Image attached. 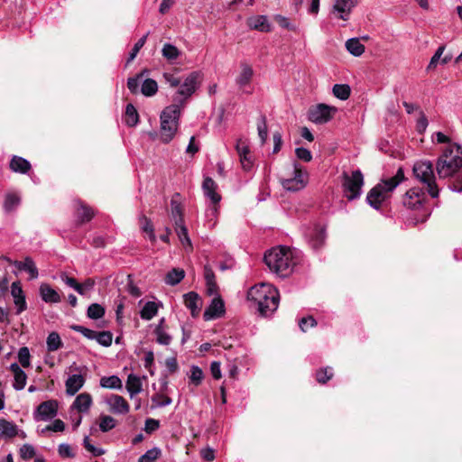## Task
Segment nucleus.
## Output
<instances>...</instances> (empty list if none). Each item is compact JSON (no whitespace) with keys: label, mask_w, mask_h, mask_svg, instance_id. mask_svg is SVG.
I'll return each mask as SVG.
<instances>
[{"label":"nucleus","mask_w":462,"mask_h":462,"mask_svg":"<svg viewBox=\"0 0 462 462\" xmlns=\"http://www.w3.org/2000/svg\"><path fill=\"white\" fill-rule=\"evenodd\" d=\"M197 78V73H191L173 97V104L166 106L161 114V140L165 143L173 139L178 130L181 107L195 91Z\"/></svg>","instance_id":"obj_1"},{"label":"nucleus","mask_w":462,"mask_h":462,"mask_svg":"<svg viewBox=\"0 0 462 462\" xmlns=\"http://www.w3.org/2000/svg\"><path fill=\"white\" fill-rule=\"evenodd\" d=\"M462 148L454 143L448 145L438 159L436 170L439 178H448L457 173L449 185L456 192H462ZM461 169V170H460Z\"/></svg>","instance_id":"obj_2"},{"label":"nucleus","mask_w":462,"mask_h":462,"mask_svg":"<svg viewBox=\"0 0 462 462\" xmlns=\"http://www.w3.org/2000/svg\"><path fill=\"white\" fill-rule=\"evenodd\" d=\"M247 298L257 305V310L263 317L271 316L277 310L280 301L277 289L266 283L253 286L248 291Z\"/></svg>","instance_id":"obj_3"},{"label":"nucleus","mask_w":462,"mask_h":462,"mask_svg":"<svg viewBox=\"0 0 462 462\" xmlns=\"http://www.w3.org/2000/svg\"><path fill=\"white\" fill-rule=\"evenodd\" d=\"M263 260L271 272L282 278L288 277L295 265L292 252L286 246L271 249L264 254Z\"/></svg>","instance_id":"obj_4"},{"label":"nucleus","mask_w":462,"mask_h":462,"mask_svg":"<svg viewBox=\"0 0 462 462\" xmlns=\"http://www.w3.org/2000/svg\"><path fill=\"white\" fill-rule=\"evenodd\" d=\"M404 179V171L402 168H399L393 177L383 180L370 189L366 196L367 203L373 208L379 209L382 203L387 199L388 193L392 192Z\"/></svg>","instance_id":"obj_5"},{"label":"nucleus","mask_w":462,"mask_h":462,"mask_svg":"<svg viewBox=\"0 0 462 462\" xmlns=\"http://www.w3.org/2000/svg\"><path fill=\"white\" fill-rule=\"evenodd\" d=\"M415 179L426 189L429 195L435 199L439 197V190L436 183L433 164L430 161H418L412 167Z\"/></svg>","instance_id":"obj_6"},{"label":"nucleus","mask_w":462,"mask_h":462,"mask_svg":"<svg viewBox=\"0 0 462 462\" xmlns=\"http://www.w3.org/2000/svg\"><path fill=\"white\" fill-rule=\"evenodd\" d=\"M204 195L209 199L211 203L207 209V221L209 228H214L217 223L219 202L222 197L218 192L217 184L209 177L204 178Z\"/></svg>","instance_id":"obj_7"},{"label":"nucleus","mask_w":462,"mask_h":462,"mask_svg":"<svg viewBox=\"0 0 462 462\" xmlns=\"http://www.w3.org/2000/svg\"><path fill=\"white\" fill-rule=\"evenodd\" d=\"M342 188L345 197L348 200H355L361 196L364 185V176L360 170L353 171L349 175L343 173Z\"/></svg>","instance_id":"obj_8"},{"label":"nucleus","mask_w":462,"mask_h":462,"mask_svg":"<svg viewBox=\"0 0 462 462\" xmlns=\"http://www.w3.org/2000/svg\"><path fill=\"white\" fill-rule=\"evenodd\" d=\"M293 176L282 179L283 189L288 191H299L304 189L308 183L309 174L307 171L297 162H293Z\"/></svg>","instance_id":"obj_9"},{"label":"nucleus","mask_w":462,"mask_h":462,"mask_svg":"<svg viewBox=\"0 0 462 462\" xmlns=\"http://www.w3.org/2000/svg\"><path fill=\"white\" fill-rule=\"evenodd\" d=\"M335 106L326 104H319L310 107L308 111V118L312 123L323 125L329 122L337 112Z\"/></svg>","instance_id":"obj_10"},{"label":"nucleus","mask_w":462,"mask_h":462,"mask_svg":"<svg viewBox=\"0 0 462 462\" xmlns=\"http://www.w3.org/2000/svg\"><path fill=\"white\" fill-rule=\"evenodd\" d=\"M427 201V195L422 189L413 187L402 196V205L411 210H419Z\"/></svg>","instance_id":"obj_11"},{"label":"nucleus","mask_w":462,"mask_h":462,"mask_svg":"<svg viewBox=\"0 0 462 462\" xmlns=\"http://www.w3.org/2000/svg\"><path fill=\"white\" fill-rule=\"evenodd\" d=\"M211 299L204 310V320H216L226 315V303L220 295L209 296Z\"/></svg>","instance_id":"obj_12"},{"label":"nucleus","mask_w":462,"mask_h":462,"mask_svg":"<svg viewBox=\"0 0 462 462\" xmlns=\"http://www.w3.org/2000/svg\"><path fill=\"white\" fill-rule=\"evenodd\" d=\"M96 215V211L83 200H74L75 226L77 227L90 222Z\"/></svg>","instance_id":"obj_13"},{"label":"nucleus","mask_w":462,"mask_h":462,"mask_svg":"<svg viewBox=\"0 0 462 462\" xmlns=\"http://www.w3.org/2000/svg\"><path fill=\"white\" fill-rule=\"evenodd\" d=\"M59 403L56 400H48L41 402L34 413V420H48L50 419L54 418L58 413Z\"/></svg>","instance_id":"obj_14"},{"label":"nucleus","mask_w":462,"mask_h":462,"mask_svg":"<svg viewBox=\"0 0 462 462\" xmlns=\"http://www.w3.org/2000/svg\"><path fill=\"white\" fill-rule=\"evenodd\" d=\"M357 5V0H335L331 9V15L343 21H348L353 8Z\"/></svg>","instance_id":"obj_15"},{"label":"nucleus","mask_w":462,"mask_h":462,"mask_svg":"<svg viewBox=\"0 0 462 462\" xmlns=\"http://www.w3.org/2000/svg\"><path fill=\"white\" fill-rule=\"evenodd\" d=\"M205 294L207 296L220 295V289L216 275L211 269L204 266Z\"/></svg>","instance_id":"obj_16"},{"label":"nucleus","mask_w":462,"mask_h":462,"mask_svg":"<svg viewBox=\"0 0 462 462\" xmlns=\"http://www.w3.org/2000/svg\"><path fill=\"white\" fill-rule=\"evenodd\" d=\"M241 71L237 76L236 82L238 85L239 88L245 93H251L250 90H247L246 88L250 85L252 78L254 76V70L252 67L246 63H242Z\"/></svg>","instance_id":"obj_17"},{"label":"nucleus","mask_w":462,"mask_h":462,"mask_svg":"<svg viewBox=\"0 0 462 462\" xmlns=\"http://www.w3.org/2000/svg\"><path fill=\"white\" fill-rule=\"evenodd\" d=\"M247 26L251 30L267 32L271 31V24L265 15H254L247 19Z\"/></svg>","instance_id":"obj_18"},{"label":"nucleus","mask_w":462,"mask_h":462,"mask_svg":"<svg viewBox=\"0 0 462 462\" xmlns=\"http://www.w3.org/2000/svg\"><path fill=\"white\" fill-rule=\"evenodd\" d=\"M85 377L81 374H72L65 382L67 394L75 395L84 385Z\"/></svg>","instance_id":"obj_19"},{"label":"nucleus","mask_w":462,"mask_h":462,"mask_svg":"<svg viewBox=\"0 0 462 462\" xmlns=\"http://www.w3.org/2000/svg\"><path fill=\"white\" fill-rule=\"evenodd\" d=\"M180 194L175 193L171 199V217L174 224L180 225L183 221L182 207L180 204Z\"/></svg>","instance_id":"obj_20"},{"label":"nucleus","mask_w":462,"mask_h":462,"mask_svg":"<svg viewBox=\"0 0 462 462\" xmlns=\"http://www.w3.org/2000/svg\"><path fill=\"white\" fill-rule=\"evenodd\" d=\"M108 403L110 405V411L113 413L125 414L130 410V406L127 401L120 395H112L111 399L108 401Z\"/></svg>","instance_id":"obj_21"},{"label":"nucleus","mask_w":462,"mask_h":462,"mask_svg":"<svg viewBox=\"0 0 462 462\" xmlns=\"http://www.w3.org/2000/svg\"><path fill=\"white\" fill-rule=\"evenodd\" d=\"M40 295L46 303H58L61 300L60 294L48 283H42L40 286Z\"/></svg>","instance_id":"obj_22"},{"label":"nucleus","mask_w":462,"mask_h":462,"mask_svg":"<svg viewBox=\"0 0 462 462\" xmlns=\"http://www.w3.org/2000/svg\"><path fill=\"white\" fill-rule=\"evenodd\" d=\"M10 371L14 374V388L17 391H21L25 387L27 375L23 370L18 365L17 363H13L10 365Z\"/></svg>","instance_id":"obj_23"},{"label":"nucleus","mask_w":462,"mask_h":462,"mask_svg":"<svg viewBox=\"0 0 462 462\" xmlns=\"http://www.w3.org/2000/svg\"><path fill=\"white\" fill-rule=\"evenodd\" d=\"M13 263L18 270L27 272L30 274V279H36L39 275L35 263L29 256L25 257L23 262L14 261Z\"/></svg>","instance_id":"obj_24"},{"label":"nucleus","mask_w":462,"mask_h":462,"mask_svg":"<svg viewBox=\"0 0 462 462\" xmlns=\"http://www.w3.org/2000/svg\"><path fill=\"white\" fill-rule=\"evenodd\" d=\"M31 168L30 162L23 157L14 155L10 161V169L14 172L25 174Z\"/></svg>","instance_id":"obj_25"},{"label":"nucleus","mask_w":462,"mask_h":462,"mask_svg":"<svg viewBox=\"0 0 462 462\" xmlns=\"http://www.w3.org/2000/svg\"><path fill=\"white\" fill-rule=\"evenodd\" d=\"M199 296L195 291H189L183 295L184 304L190 310L191 316L197 318L199 315L200 310L197 306Z\"/></svg>","instance_id":"obj_26"},{"label":"nucleus","mask_w":462,"mask_h":462,"mask_svg":"<svg viewBox=\"0 0 462 462\" xmlns=\"http://www.w3.org/2000/svg\"><path fill=\"white\" fill-rule=\"evenodd\" d=\"M92 404V397L88 393L79 394L73 404L72 408H75L79 412H86L88 411Z\"/></svg>","instance_id":"obj_27"},{"label":"nucleus","mask_w":462,"mask_h":462,"mask_svg":"<svg viewBox=\"0 0 462 462\" xmlns=\"http://www.w3.org/2000/svg\"><path fill=\"white\" fill-rule=\"evenodd\" d=\"M309 236L312 248L319 249L324 244L326 238L325 229L320 226H315L309 234Z\"/></svg>","instance_id":"obj_28"},{"label":"nucleus","mask_w":462,"mask_h":462,"mask_svg":"<svg viewBox=\"0 0 462 462\" xmlns=\"http://www.w3.org/2000/svg\"><path fill=\"white\" fill-rule=\"evenodd\" d=\"M18 434L17 426L5 419H0V437L12 439Z\"/></svg>","instance_id":"obj_29"},{"label":"nucleus","mask_w":462,"mask_h":462,"mask_svg":"<svg viewBox=\"0 0 462 462\" xmlns=\"http://www.w3.org/2000/svg\"><path fill=\"white\" fill-rule=\"evenodd\" d=\"M345 46L347 51L355 57L361 56L365 51V47L361 43L359 38L348 39Z\"/></svg>","instance_id":"obj_30"},{"label":"nucleus","mask_w":462,"mask_h":462,"mask_svg":"<svg viewBox=\"0 0 462 462\" xmlns=\"http://www.w3.org/2000/svg\"><path fill=\"white\" fill-rule=\"evenodd\" d=\"M142 387L143 384L140 377L134 374H130L127 377L125 385V388L129 393L130 396L133 397L134 395L139 393L143 389Z\"/></svg>","instance_id":"obj_31"},{"label":"nucleus","mask_w":462,"mask_h":462,"mask_svg":"<svg viewBox=\"0 0 462 462\" xmlns=\"http://www.w3.org/2000/svg\"><path fill=\"white\" fill-rule=\"evenodd\" d=\"M185 277V272L180 268H173L170 272L167 273L164 278V282L168 285H177L180 283Z\"/></svg>","instance_id":"obj_32"},{"label":"nucleus","mask_w":462,"mask_h":462,"mask_svg":"<svg viewBox=\"0 0 462 462\" xmlns=\"http://www.w3.org/2000/svg\"><path fill=\"white\" fill-rule=\"evenodd\" d=\"M125 121L131 127L135 126L139 122V114L133 104L126 105Z\"/></svg>","instance_id":"obj_33"},{"label":"nucleus","mask_w":462,"mask_h":462,"mask_svg":"<svg viewBox=\"0 0 462 462\" xmlns=\"http://www.w3.org/2000/svg\"><path fill=\"white\" fill-rule=\"evenodd\" d=\"M158 306L154 301H147L140 311L143 319L151 320L157 315Z\"/></svg>","instance_id":"obj_34"},{"label":"nucleus","mask_w":462,"mask_h":462,"mask_svg":"<svg viewBox=\"0 0 462 462\" xmlns=\"http://www.w3.org/2000/svg\"><path fill=\"white\" fill-rule=\"evenodd\" d=\"M100 386L107 389H121L122 382L116 375L104 376L100 379Z\"/></svg>","instance_id":"obj_35"},{"label":"nucleus","mask_w":462,"mask_h":462,"mask_svg":"<svg viewBox=\"0 0 462 462\" xmlns=\"http://www.w3.org/2000/svg\"><path fill=\"white\" fill-rule=\"evenodd\" d=\"M158 91V84L152 79H146L141 88V92L145 97H152Z\"/></svg>","instance_id":"obj_36"},{"label":"nucleus","mask_w":462,"mask_h":462,"mask_svg":"<svg viewBox=\"0 0 462 462\" xmlns=\"http://www.w3.org/2000/svg\"><path fill=\"white\" fill-rule=\"evenodd\" d=\"M47 349L50 352H54L62 346V341L57 332H51L46 340Z\"/></svg>","instance_id":"obj_37"},{"label":"nucleus","mask_w":462,"mask_h":462,"mask_svg":"<svg viewBox=\"0 0 462 462\" xmlns=\"http://www.w3.org/2000/svg\"><path fill=\"white\" fill-rule=\"evenodd\" d=\"M332 91L333 95L340 100H346L351 93L350 87L346 84H336Z\"/></svg>","instance_id":"obj_38"},{"label":"nucleus","mask_w":462,"mask_h":462,"mask_svg":"<svg viewBox=\"0 0 462 462\" xmlns=\"http://www.w3.org/2000/svg\"><path fill=\"white\" fill-rule=\"evenodd\" d=\"M184 221H181L180 225L174 224L175 226V231L177 233V236H179L180 241L183 245H188L191 248V242L188 236V230L186 226H184Z\"/></svg>","instance_id":"obj_39"},{"label":"nucleus","mask_w":462,"mask_h":462,"mask_svg":"<svg viewBox=\"0 0 462 462\" xmlns=\"http://www.w3.org/2000/svg\"><path fill=\"white\" fill-rule=\"evenodd\" d=\"M21 199L20 197L15 193H8L5 196V199L4 202V208L6 212L13 211L19 204H20Z\"/></svg>","instance_id":"obj_40"},{"label":"nucleus","mask_w":462,"mask_h":462,"mask_svg":"<svg viewBox=\"0 0 462 462\" xmlns=\"http://www.w3.org/2000/svg\"><path fill=\"white\" fill-rule=\"evenodd\" d=\"M105 308L98 303H92L88 306L87 316L91 319H101L105 315Z\"/></svg>","instance_id":"obj_41"},{"label":"nucleus","mask_w":462,"mask_h":462,"mask_svg":"<svg viewBox=\"0 0 462 462\" xmlns=\"http://www.w3.org/2000/svg\"><path fill=\"white\" fill-rule=\"evenodd\" d=\"M99 429L102 432H108L116 427V420L109 415H100Z\"/></svg>","instance_id":"obj_42"},{"label":"nucleus","mask_w":462,"mask_h":462,"mask_svg":"<svg viewBox=\"0 0 462 462\" xmlns=\"http://www.w3.org/2000/svg\"><path fill=\"white\" fill-rule=\"evenodd\" d=\"M162 52V56L171 61L175 60L180 55L178 48L170 43H165L163 45Z\"/></svg>","instance_id":"obj_43"},{"label":"nucleus","mask_w":462,"mask_h":462,"mask_svg":"<svg viewBox=\"0 0 462 462\" xmlns=\"http://www.w3.org/2000/svg\"><path fill=\"white\" fill-rule=\"evenodd\" d=\"M95 339L99 345L108 347L112 344L113 334L110 331H99L97 332Z\"/></svg>","instance_id":"obj_44"},{"label":"nucleus","mask_w":462,"mask_h":462,"mask_svg":"<svg viewBox=\"0 0 462 462\" xmlns=\"http://www.w3.org/2000/svg\"><path fill=\"white\" fill-rule=\"evenodd\" d=\"M257 131L258 135L261 139L262 144H263L267 139L268 135V128L266 124V117L264 116H261L258 123H257Z\"/></svg>","instance_id":"obj_45"},{"label":"nucleus","mask_w":462,"mask_h":462,"mask_svg":"<svg viewBox=\"0 0 462 462\" xmlns=\"http://www.w3.org/2000/svg\"><path fill=\"white\" fill-rule=\"evenodd\" d=\"M147 37H148V33L143 35L142 38H140L137 41V42L134 44V46L133 47L131 52L129 53V58L127 59V61H126L127 64H129L130 62H132L135 59V57L137 56V54L140 51V50L145 44Z\"/></svg>","instance_id":"obj_46"},{"label":"nucleus","mask_w":462,"mask_h":462,"mask_svg":"<svg viewBox=\"0 0 462 462\" xmlns=\"http://www.w3.org/2000/svg\"><path fill=\"white\" fill-rule=\"evenodd\" d=\"M161 455V449L158 448H153L152 449L147 450L143 456H141L138 459V462H154Z\"/></svg>","instance_id":"obj_47"},{"label":"nucleus","mask_w":462,"mask_h":462,"mask_svg":"<svg viewBox=\"0 0 462 462\" xmlns=\"http://www.w3.org/2000/svg\"><path fill=\"white\" fill-rule=\"evenodd\" d=\"M444 51H445V46L444 45H441V46H439L438 48V50L436 51L434 55L431 57L429 65L427 66V70L428 71L435 69L437 65L441 60V56L443 55Z\"/></svg>","instance_id":"obj_48"},{"label":"nucleus","mask_w":462,"mask_h":462,"mask_svg":"<svg viewBox=\"0 0 462 462\" xmlns=\"http://www.w3.org/2000/svg\"><path fill=\"white\" fill-rule=\"evenodd\" d=\"M333 376V371L331 367H326L320 369L316 373V379L320 383H326Z\"/></svg>","instance_id":"obj_49"},{"label":"nucleus","mask_w":462,"mask_h":462,"mask_svg":"<svg viewBox=\"0 0 462 462\" xmlns=\"http://www.w3.org/2000/svg\"><path fill=\"white\" fill-rule=\"evenodd\" d=\"M154 334L156 335V342L160 345L168 346L171 341V337L167 334L163 329L155 328Z\"/></svg>","instance_id":"obj_50"},{"label":"nucleus","mask_w":462,"mask_h":462,"mask_svg":"<svg viewBox=\"0 0 462 462\" xmlns=\"http://www.w3.org/2000/svg\"><path fill=\"white\" fill-rule=\"evenodd\" d=\"M30 356L28 347L23 346L19 349L18 360L23 367L27 368L30 366Z\"/></svg>","instance_id":"obj_51"},{"label":"nucleus","mask_w":462,"mask_h":462,"mask_svg":"<svg viewBox=\"0 0 462 462\" xmlns=\"http://www.w3.org/2000/svg\"><path fill=\"white\" fill-rule=\"evenodd\" d=\"M70 328L72 330H74V331L81 333L85 337H87L88 339H95L96 338L97 331H94V330L89 329L88 328H85L83 326H80V325H71Z\"/></svg>","instance_id":"obj_52"},{"label":"nucleus","mask_w":462,"mask_h":462,"mask_svg":"<svg viewBox=\"0 0 462 462\" xmlns=\"http://www.w3.org/2000/svg\"><path fill=\"white\" fill-rule=\"evenodd\" d=\"M139 226L142 231L146 234L148 232H152V230L154 229L152 220L143 214L140 215L139 217Z\"/></svg>","instance_id":"obj_53"},{"label":"nucleus","mask_w":462,"mask_h":462,"mask_svg":"<svg viewBox=\"0 0 462 462\" xmlns=\"http://www.w3.org/2000/svg\"><path fill=\"white\" fill-rule=\"evenodd\" d=\"M20 456L23 459H31L35 456L34 448L30 444H23L20 448Z\"/></svg>","instance_id":"obj_54"},{"label":"nucleus","mask_w":462,"mask_h":462,"mask_svg":"<svg viewBox=\"0 0 462 462\" xmlns=\"http://www.w3.org/2000/svg\"><path fill=\"white\" fill-rule=\"evenodd\" d=\"M83 445H84V448L90 453H92L93 456L95 457H100L102 456L105 451L102 449V448H97L96 447H94L90 441H89V438L88 436H86L84 438V440H83Z\"/></svg>","instance_id":"obj_55"},{"label":"nucleus","mask_w":462,"mask_h":462,"mask_svg":"<svg viewBox=\"0 0 462 462\" xmlns=\"http://www.w3.org/2000/svg\"><path fill=\"white\" fill-rule=\"evenodd\" d=\"M65 430V423L60 420L57 419L53 421L52 424L47 425L44 430H42V432L44 431H53V432H60Z\"/></svg>","instance_id":"obj_56"},{"label":"nucleus","mask_w":462,"mask_h":462,"mask_svg":"<svg viewBox=\"0 0 462 462\" xmlns=\"http://www.w3.org/2000/svg\"><path fill=\"white\" fill-rule=\"evenodd\" d=\"M295 153H296V156L298 159H300L305 162H309L312 160V154H311L310 151H309L306 148H303V147L296 148Z\"/></svg>","instance_id":"obj_57"},{"label":"nucleus","mask_w":462,"mask_h":462,"mask_svg":"<svg viewBox=\"0 0 462 462\" xmlns=\"http://www.w3.org/2000/svg\"><path fill=\"white\" fill-rule=\"evenodd\" d=\"M59 455L63 458H72L75 457L69 445L62 443L58 448Z\"/></svg>","instance_id":"obj_58"},{"label":"nucleus","mask_w":462,"mask_h":462,"mask_svg":"<svg viewBox=\"0 0 462 462\" xmlns=\"http://www.w3.org/2000/svg\"><path fill=\"white\" fill-rule=\"evenodd\" d=\"M60 278L65 284L73 288L76 291H81L79 282L75 278L69 277L66 273H62Z\"/></svg>","instance_id":"obj_59"},{"label":"nucleus","mask_w":462,"mask_h":462,"mask_svg":"<svg viewBox=\"0 0 462 462\" xmlns=\"http://www.w3.org/2000/svg\"><path fill=\"white\" fill-rule=\"evenodd\" d=\"M316 325H317V321L312 316H308V317L302 318L299 321V326L303 332H305L307 330L308 327L313 328Z\"/></svg>","instance_id":"obj_60"},{"label":"nucleus","mask_w":462,"mask_h":462,"mask_svg":"<svg viewBox=\"0 0 462 462\" xmlns=\"http://www.w3.org/2000/svg\"><path fill=\"white\" fill-rule=\"evenodd\" d=\"M95 280L92 278L86 279L82 283H79L81 291H77L80 295H85L88 291H91L95 286Z\"/></svg>","instance_id":"obj_61"},{"label":"nucleus","mask_w":462,"mask_h":462,"mask_svg":"<svg viewBox=\"0 0 462 462\" xmlns=\"http://www.w3.org/2000/svg\"><path fill=\"white\" fill-rule=\"evenodd\" d=\"M159 427H160V421L155 419L149 418L145 420L144 430L149 434H151L153 431H155L156 430H158Z\"/></svg>","instance_id":"obj_62"},{"label":"nucleus","mask_w":462,"mask_h":462,"mask_svg":"<svg viewBox=\"0 0 462 462\" xmlns=\"http://www.w3.org/2000/svg\"><path fill=\"white\" fill-rule=\"evenodd\" d=\"M236 149L237 151V153L240 156L243 155H249L250 150L245 141L239 139L236 143Z\"/></svg>","instance_id":"obj_63"},{"label":"nucleus","mask_w":462,"mask_h":462,"mask_svg":"<svg viewBox=\"0 0 462 462\" xmlns=\"http://www.w3.org/2000/svg\"><path fill=\"white\" fill-rule=\"evenodd\" d=\"M202 380V369L198 366H194L192 369V374L190 376V381L195 385H199Z\"/></svg>","instance_id":"obj_64"}]
</instances>
